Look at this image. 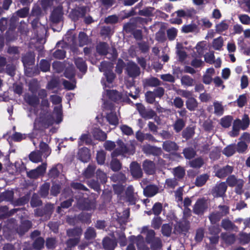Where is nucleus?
<instances>
[{
    "instance_id": "1",
    "label": "nucleus",
    "mask_w": 250,
    "mask_h": 250,
    "mask_svg": "<svg viewBox=\"0 0 250 250\" xmlns=\"http://www.w3.org/2000/svg\"><path fill=\"white\" fill-rule=\"evenodd\" d=\"M116 143L118 147L111 153L112 158L120 155H133L135 153V147L133 145L125 144L121 139H118Z\"/></svg>"
},
{
    "instance_id": "2",
    "label": "nucleus",
    "mask_w": 250,
    "mask_h": 250,
    "mask_svg": "<svg viewBox=\"0 0 250 250\" xmlns=\"http://www.w3.org/2000/svg\"><path fill=\"white\" fill-rule=\"evenodd\" d=\"M209 207V202L205 197L198 198L193 207V212L198 216H202Z\"/></svg>"
},
{
    "instance_id": "3",
    "label": "nucleus",
    "mask_w": 250,
    "mask_h": 250,
    "mask_svg": "<svg viewBox=\"0 0 250 250\" xmlns=\"http://www.w3.org/2000/svg\"><path fill=\"white\" fill-rule=\"evenodd\" d=\"M18 19L16 16H12L9 19L8 29L5 33V38L7 42H12L17 39V34L15 32Z\"/></svg>"
},
{
    "instance_id": "4",
    "label": "nucleus",
    "mask_w": 250,
    "mask_h": 250,
    "mask_svg": "<svg viewBox=\"0 0 250 250\" xmlns=\"http://www.w3.org/2000/svg\"><path fill=\"white\" fill-rule=\"evenodd\" d=\"M54 208L52 204H47L42 208L35 209V215L37 217H44L46 220L49 219L53 212Z\"/></svg>"
},
{
    "instance_id": "5",
    "label": "nucleus",
    "mask_w": 250,
    "mask_h": 250,
    "mask_svg": "<svg viewBox=\"0 0 250 250\" xmlns=\"http://www.w3.org/2000/svg\"><path fill=\"white\" fill-rule=\"evenodd\" d=\"M135 106L140 115L145 120L153 119L156 115L154 110L151 108L146 109L141 103H136Z\"/></svg>"
},
{
    "instance_id": "6",
    "label": "nucleus",
    "mask_w": 250,
    "mask_h": 250,
    "mask_svg": "<svg viewBox=\"0 0 250 250\" xmlns=\"http://www.w3.org/2000/svg\"><path fill=\"white\" fill-rule=\"evenodd\" d=\"M77 205L78 208L82 210H91L96 208L95 203L89 198H80Z\"/></svg>"
},
{
    "instance_id": "7",
    "label": "nucleus",
    "mask_w": 250,
    "mask_h": 250,
    "mask_svg": "<svg viewBox=\"0 0 250 250\" xmlns=\"http://www.w3.org/2000/svg\"><path fill=\"white\" fill-rule=\"evenodd\" d=\"M163 149L166 152L171 153L177 157H181V154L176 153L179 149V146L175 142L170 140H167L163 142L162 144Z\"/></svg>"
},
{
    "instance_id": "8",
    "label": "nucleus",
    "mask_w": 250,
    "mask_h": 250,
    "mask_svg": "<svg viewBox=\"0 0 250 250\" xmlns=\"http://www.w3.org/2000/svg\"><path fill=\"white\" fill-rule=\"evenodd\" d=\"M228 186L225 182L217 183L211 190V194L214 197H222L225 195Z\"/></svg>"
},
{
    "instance_id": "9",
    "label": "nucleus",
    "mask_w": 250,
    "mask_h": 250,
    "mask_svg": "<svg viewBox=\"0 0 250 250\" xmlns=\"http://www.w3.org/2000/svg\"><path fill=\"white\" fill-rule=\"evenodd\" d=\"M125 71L129 77L133 78H136L140 74V67L133 62H127L125 68Z\"/></svg>"
},
{
    "instance_id": "10",
    "label": "nucleus",
    "mask_w": 250,
    "mask_h": 250,
    "mask_svg": "<svg viewBox=\"0 0 250 250\" xmlns=\"http://www.w3.org/2000/svg\"><path fill=\"white\" fill-rule=\"evenodd\" d=\"M47 127H45V125L40 118L39 120H36L34 123L33 131L28 134V137L30 139L36 138L38 136L39 132H42Z\"/></svg>"
},
{
    "instance_id": "11",
    "label": "nucleus",
    "mask_w": 250,
    "mask_h": 250,
    "mask_svg": "<svg viewBox=\"0 0 250 250\" xmlns=\"http://www.w3.org/2000/svg\"><path fill=\"white\" fill-rule=\"evenodd\" d=\"M87 7L85 6L78 7L73 9L70 13V16L74 21H78L80 18H83L87 13Z\"/></svg>"
},
{
    "instance_id": "12",
    "label": "nucleus",
    "mask_w": 250,
    "mask_h": 250,
    "mask_svg": "<svg viewBox=\"0 0 250 250\" xmlns=\"http://www.w3.org/2000/svg\"><path fill=\"white\" fill-rule=\"evenodd\" d=\"M130 171L132 177L136 179L143 177V173L141 165L137 162H132L130 165Z\"/></svg>"
},
{
    "instance_id": "13",
    "label": "nucleus",
    "mask_w": 250,
    "mask_h": 250,
    "mask_svg": "<svg viewBox=\"0 0 250 250\" xmlns=\"http://www.w3.org/2000/svg\"><path fill=\"white\" fill-rule=\"evenodd\" d=\"M32 223L28 220L21 221L20 225L16 228L17 233L22 236L32 227Z\"/></svg>"
},
{
    "instance_id": "14",
    "label": "nucleus",
    "mask_w": 250,
    "mask_h": 250,
    "mask_svg": "<svg viewBox=\"0 0 250 250\" xmlns=\"http://www.w3.org/2000/svg\"><path fill=\"white\" fill-rule=\"evenodd\" d=\"M143 150L146 154L152 155L156 157L160 156L163 153L161 147L151 146L149 144L144 145Z\"/></svg>"
},
{
    "instance_id": "15",
    "label": "nucleus",
    "mask_w": 250,
    "mask_h": 250,
    "mask_svg": "<svg viewBox=\"0 0 250 250\" xmlns=\"http://www.w3.org/2000/svg\"><path fill=\"white\" fill-rule=\"evenodd\" d=\"M63 14V9L62 6L55 7L50 16L51 21L54 23L60 22L62 18Z\"/></svg>"
},
{
    "instance_id": "16",
    "label": "nucleus",
    "mask_w": 250,
    "mask_h": 250,
    "mask_svg": "<svg viewBox=\"0 0 250 250\" xmlns=\"http://www.w3.org/2000/svg\"><path fill=\"white\" fill-rule=\"evenodd\" d=\"M31 91L33 94L25 95L24 100L28 105L36 107L40 104L39 98L36 94H34L35 90L31 89Z\"/></svg>"
},
{
    "instance_id": "17",
    "label": "nucleus",
    "mask_w": 250,
    "mask_h": 250,
    "mask_svg": "<svg viewBox=\"0 0 250 250\" xmlns=\"http://www.w3.org/2000/svg\"><path fill=\"white\" fill-rule=\"evenodd\" d=\"M142 167L145 172L147 175H153L155 172V164L151 160H145L143 163Z\"/></svg>"
},
{
    "instance_id": "18",
    "label": "nucleus",
    "mask_w": 250,
    "mask_h": 250,
    "mask_svg": "<svg viewBox=\"0 0 250 250\" xmlns=\"http://www.w3.org/2000/svg\"><path fill=\"white\" fill-rule=\"evenodd\" d=\"M35 54L33 52H28L22 55L21 57V62L23 65L26 67L30 66L34 64L35 62Z\"/></svg>"
},
{
    "instance_id": "19",
    "label": "nucleus",
    "mask_w": 250,
    "mask_h": 250,
    "mask_svg": "<svg viewBox=\"0 0 250 250\" xmlns=\"http://www.w3.org/2000/svg\"><path fill=\"white\" fill-rule=\"evenodd\" d=\"M233 170V167L227 165L218 169L215 173V176L219 178H224L230 174Z\"/></svg>"
},
{
    "instance_id": "20",
    "label": "nucleus",
    "mask_w": 250,
    "mask_h": 250,
    "mask_svg": "<svg viewBox=\"0 0 250 250\" xmlns=\"http://www.w3.org/2000/svg\"><path fill=\"white\" fill-rule=\"evenodd\" d=\"M136 138L140 142H143L144 140H147L151 142H156L157 141L155 138L150 133H144L140 131H138L136 133Z\"/></svg>"
},
{
    "instance_id": "21",
    "label": "nucleus",
    "mask_w": 250,
    "mask_h": 250,
    "mask_svg": "<svg viewBox=\"0 0 250 250\" xmlns=\"http://www.w3.org/2000/svg\"><path fill=\"white\" fill-rule=\"evenodd\" d=\"M159 191L158 187L154 185H148L144 188V194L146 197H151L155 195Z\"/></svg>"
},
{
    "instance_id": "22",
    "label": "nucleus",
    "mask_w": 250,
    "mask_h": 250,
    "mask_svg": "<svg viewBox=\"0 0 250 250\" xmlns=\"http://www.w3.org/2000/svg\"><path fill=\"white\" fill-rule=\"evenodd\" d=\"M102 244L104 249L105 250H114L117 246L116 241L108 237L103 239Z\"/></svg>"
},
{
    "instance_id": "23",
    "label": "nucleus",
    "mask_w": 250,
    "mask_h": 250,
    "mask_svg": "<svg viewBox=\"0 0 250 250\" xmlns=\"http://www.w3.org/2000/svg\"><path fill=\"white\" fill-rule=\"evenodd\" d=\"M189 227V222L185 220H183L177 223L175 226V229L179 233H182L188 232Z\"/></svg>"
},
{
    "instance_id": "24",
    "label": "nucleus",
    "mask_w": 250,
    "mask_h": 250,
    "mask_svg": "<svg viewBox=\"0 0 250 250\" xmlns=\"http://www.w3.org/2000/svg\"><path fill=\"white\" fill-rule=\"evenodd\" d=\"M143 83L144 87H157L161 84V82L157 78L151 77L143 80Z\"/></svg>"
},
{
    "instance_id": "25",
    "label": "nucleus",
    "mask_w": 250,
    "mask_h": 250,
    "mask_svg": "<svg viewBox=\"0 0 250 250\" xmlns=\"http://www.w3.org/2000/svg\"><path fill=\"white\" fill-rule=\"evenodd\" d=\"M221 227L226 230L237 231L238 227L228 218L223 219L221 223Z\"/></svg>"
},
{
    "instance_id": "26",
    "label": "nucleus",
    "mask_w": 250,
    "mask_h": 250,
    "mask_svg": "<svg viewBox=\"0 0 250 250\" xmlns=\"http://www.w3.org/2000/svg\"><path fill=\"white\" fill-rule=\"evenodd\" d=\"M40 152L42 156L46 158L51 153V149L46 143L41 141L39 144Z\"/></svg>"
},
{
    "instance_id": "27",
    "label": "nucleus",
    "mask_w": 250,
    "mask_h": 250,
    "mask_svg": "<svg viewBox=\"0 0 250 250\" xmlns=\"http://www.w3.org/2000/svg\"><path fill=\"white\" fill-rule=\"evenodd\" d=\"M74 63L77 68L82 73L85 74L87 70V66L86 63L85 61L82 58L78 57L76 58L74 60Z\"/></svg>"
},
{
    "instance_id": "28",
    "label": "nucleus",
    "mask_w": 250,
    "mask_h": 250,
    "mask_svg": "<svg viewBox=\"0 0 250 250\" xmlns=\"http://www.w3.org/2000/svg\"><path fill=\"white\" fill-rule=\"evenodd\" d=\"M110 179L113 182L119 184H124L127 180L125 175L122 172H118L112 174Z\"/></svg>"
},
{
    "instance_id": "29",
    "label": "nucleus",
    "mask_w": 250,
    "mask_h": 250,
    "mask_svg": "<svg viewBox=\"0 0 250 250\" xmlns=\"http://www.w3.org/2000/svg\"><path fill=\"white\" fill-rule=\"evenodd\" d=\"M108 49L109 45L105 42H101L96 46V51L100 55L106 56Z\"/></svg>"
},
{
    "instance_id": "30",
    "label": "nucleus",
    "mask_w": 250,
    "mask_h": 250,
    "mask_svg": "<svg viewBox=\"0 0 250 250\" xmlns=\"http://www.w3.org/2000/svg\"><path fill=\"white\" fill-rule=\"evenodd\" d=\"M77 218L78 222L83 224H89L91 222V215L88 213L82 212L77 215Z\"/></svg>"
},
{
    "instance_id": "31",
    "label": "nucleus",
    "mask_w": 250,
    "mask_h": 250,
    "mask_svg": "<svg viewBox=\"0 0 250 250\" xmlns=\"http://www.w3.org/2000/svg\"><path fill=\"white\" fill-rule=\"evenodd\" d=\"M29 160L34 163H38L42 161V156L38 150L32 151L28 155Z\"/></svg>"
},
{
    "instance_id": "32",
    "label": "nucleus",
    "mask_w": 250,
    "mask_h": 250,
    "mask_svg": "<svg viewBox=\"0 0 250 250\" xmlns=\"http://www.w3.org/2000/svg\"><path fill=\"white\" fill-rule=\"evenodd\" d=\"M42 122L45 125V127L48 128L52 125L55 122L54 116L51 114H48L40 117Z\"/></svg>"
},
{
    "instance_id": "33",
    "label": "nucleus",
    "mask_w": 250,
    "mask_h": 250,
    "mask_svg": "<svg viewBox=\"0 0 250 250\" xmlns=\"http://www.w3.org/2000/svg\"><path fill=\"white\" fill-rule=\"evenodd\" d=\"M186 105L189 111H194L198 107V103L197 101L194 97H190L186 101Z\"/></svg>"
},
{
    "instance_id": "34",
    "label": "nucleus",
    "mask_w": 250,
    "mask_h": 250,
    "mask_svg": "<svg viewBox=\"0 0 250 250\" xmlns=\"http://www.w3.org/2000/svg\"><path fill=\"white\" fill-rule=\"evenodd\" d=\"M182 153L185 158L188 160H191L194 158L196 155V151L192 147H187L185 148Z\"/></svg>"
},
{
    "instance_id": "35",
    "label": "nucleus",
    "mask_w": 250,
    "mask_h": 250,
    "mask_svg": "<svg viewBox=\"0 0 250 250\" xmlns=\"http://www.w3.org/2000/svg\"><path fill=\"white\" fill-rule=\"evenodd\" d=\"M221 237L225 243L228 245H231L234 244L236 240L235 234H228L225 232L221 233Z\"/></svg>"
},
{
    "instance_id": "36",
    "label": "nucleus",
    "mask_w": 250,
    "mask_h": 250,
    "mask_svg": "<svg viewBox=\"0 0 250 250\" xmlns=\"http://www.w3.org/2000/svg\"><path fill=\"white\" fill-rule=\"evenodd\" d=\"M42 13V10L40 6L38 4H34L30 13H29V18L31 19L32 17L41 18Z\"/></svg>"
},
{
    "instance_id": "37",
    "label": "nucleus",
    "mask_w": 250,
    "mask_h": 250,
    "mask_svg": "<svg viewBox=\"0 0 250 250\" xmlns=\"http://www.w3.org/2000/svg\"><path fill=\"white\" fill-rule=\"evenodd\" d=\"M208 219L211 225H219L218 223L223 218L219 212L214 211L211 212L208 215Z\"/></svg>"
},
{
    "instance_id": "38",
    "label": "nucleus",
    "mask_w": 250,
    "mask_h": 250,
    "mask_svg": "<svg viewBox=\"0 0 250 250\" xmlns=\"http://www.w3.org/2000/svg\"><path fill=\"white\" fill-rule=\"evenodd\" d=\"M186 125V121L182 118H177L173 125V129L176 133L183 130Z\"/></svg>"
},
{
    "instance_id": "39",
    "label": "nucleus",
    "mask_w": 250,
    "mask_h": 250,
    "mask_svg": "<svg viewBox=\"0 0 250 250\" xmlns=\"http://www.w3.org/2000/svg\"><path fill=\"white\" fill-rule=\"evenodd\" d=\"M106 119L109 124L114 125H117L119 124V119L115 112L111 111L107 113Z\"/></svg>"
},
{
    "instance_id": "40",
    "label": "nucleus",
    "mask_w": 250,
    "mask_h": 250,
    "mask_svg": "<svg viewBox=\"0 0 250 250\" xmlns=\"http://www.w3.org/2000/svg\"><path fill=\"white\" fill-rule=\"evenodd\" d=\"M96 168L95 165L89 164L83 173V176L86 179L92 178L95 174Z\"/></svg>"
},
{
    "instance_id": "41",
    "label": "nucleus",
    "mask_w": 250,
    "mask_h": 250,
    "mask_svg": "<svg viewBox=\"0 0 250 250\" xmlns=\"http://www.w3.org/2000/svg\"><path fill=\"white\" fill-rule=\"evenodd\" d=\"M240 124V120L239 119L234 121L232 131L230 132V135L231 137H236L238 135L240 129H241Z\"/></svg>"
},
{
    "instance_id": "42",
    "label": "nucleus",
    "mask_w": 250,
    "mask_h": 250,
    "mask_svg": "<svg viewBox=\"0 0 250 250\" xmlns=\"http://www.w3.org/2000/svg\"><path fill=\"white\" fill-rule=\"evenodd\" d=\"M79 159L83 162H88L90 159V154L88 148L85 147L83 148L79 152Z\"/></svg>"
},
{
    "instance_id": "43",
    "label": "nucleus",
    "mask_w": 250,
    "mask_h": 250,
    "mask_svg": "<svg viewBox=\"0 0 250 250\" xmlns=\"http://www.w3.org/2000/svg\"><path fill=\"white\" fill-rule=\"evenodd\" d=\"M93 136L97 140L104 141L107 139L106 134L100 128H96L93 131Z\"/></svg>"
},
{
    "instance_id": "44",
    "label": "nucleus",
    "mask_w": 250,
    "mask_h": 250,
    "mask_svg": "<svg viewBox=\"0 0 250 250\" xmlns=\"http://www.w3.org/2000/svg\"><path fill=\"white\" fill-rule=\"evenodd\" d=\"M14 198V192L12 190H6L0 194V202L6 201L12 202Z\"/></svg>"
},
{
    "instance_id": "45",
    "label": "nucleus",
    "mask_w": 250,
    "mask_h": 250,
    "mask_svg": "<svg viewBox=\"0 0 250 250\" xmlns=\"http://www.w3.org/2000/svg\"><path fill=\"white\" fill-rule=\"evenodd\" d=\"M107 94L109 98L115 102L121 100L122 98V94L116 90H108Z\"/></svg>"
},
{
    "instance_id": "46",
    "label": "nucleus",
    "mask_w": 250,
    "mask_h": 250,
    "mask_svg": "<svg viewBox=\"0 0 250 250\" xmlns=\"http://www.w3.org/2000/svg\"><path fill=\"white\" fill-rule=\"evenodd\" d=\"M194 134V128L192 127L188 126L182 131V136L183 138L188 140L191 139Z\"/></svg>"
},
{
    "instance_id": "47",
    "label": "nucleus",
    "mask_w": 250,
    "mask_h": 250,
    "mask_svg": "<svg viewBox=\"0 0 250 250\" xmlns=\"http://www.w3.org/2000/svg\"><path fill=\"white\" fill-rule=\"evenodd\" d=\"M45 241L43 238L39 237L36 238L33 244V248L35 250H41L44 248Z\"/></svg>"
},
{
    "instance_id": "48",
    "label": "nucleus",
    "mask_w": 250,
    "mask_h": 250,
    "mask_svg": "<svg viewBox=\"0 0 250 250\" xmlns=\"http://www.w3.org/2000/svg\"><path fill=\"white\" fill-rule=\"evenodd\" d=\"M86 145H90L92 144V140L88 134H83L80 137L78 141V146H81L83 143Z\"/></svg>"
},
{
    "instance_id": "49",
    "label": "nucleus",
    "mask_w": 250,
    "mask_h": 250,
    "mask_svg": "<svg viewBox=\"0 0 250 250\" xmlns=\"http://www.w3.org/2000/svg\"><path fill=\"white\" fill-rule=\"evenodd\" d=\"M236 145L232 144L224 148L223 150V153L227 157H230L235 153L236 151Z\"/></svg>"
},
{
    "instance_id": "50",
    "label": "nucleus",
    "mask_w": 250,
    "mask_h": 250,
    "mask_svg": "<svg viewBox=\"0 0 250 250\" xmlns=\"http://www.w3.org/2000/svg\"><path fill=\"white\" fill-rule=\"evenodd\" d=\"M233 117L231 115L225 116L220 120V125L225 128H229L231 125Z\"/></svg>"
},
{
    "instance_id": "51",
    "label": "nucleus",
    "mask_w": 250,
    "mask_h": 250,
    "mask_svg": "<svg viewBox=\"0 0 250 250\" xmlns=\"http://www.w3.org/2000/svg\"><path fill=\"white\" fill-rule=\"evenodd\" d=\"M29 199L30 194L27 193L23 196L16 199L14 202V205L15 206H24L28 203Z\"/></svg>"
},
{
    "instance_id": "52",
    "label": "nucleus",
    "mask_w": 250,
    "mask_h": 250,
    "mask_svg": "<svg viewBox=\"0 0 250 250\" xmlns=\"http://www.w3.org/2000/svg\"><path fill=\"white\" fill-rule=\"evenodd\" d=\"M238 241L239 243L242 245L248 244L250 242V233L243 232L239 233Z\"/></svg>"
},
{
    "instance_id": "53",
    "label": "nucleus",
    "mask_w": 250,
    "mask_h": 250,
    "mask_svg": "<svg viewBox=\"0 0 250 250\" xmlns=\"http://www.w3.org/2000/svg\"><path fill=\"white\" fill-rule=\"evenodd\" d=\"M61 166V165H60V164H58L53 166L48 171V177L50 178H57L59 176L60 173V170L58 168V167Z\"/></svg>"
},
{
    "instance_id": "54",
    "label": "nucleus",
    "mask_w": 250,
    "mask_h": 250,
    "mask_svg": "<svg viewBox=\"0 0 250 250\" xmlns=\"http://www.w3.org/2000/svg\"><path fill=\"white\" fill-rule=\"evenodd\" d=\"M82 234V229L81 228L76 227L69 229L67 230V235L69 237H75L80 238Z\"/></svg>"
},
{
    "instance_id": "55",
    "label": "nucleus",
    "mask_w": 250,
    "mask_h": 250,
    "mask_svg": "<svg viewBox=\"0 0 250 250\" xmlns=\"http://www.w3.org/2000/svg\"><path fill=\"white\" fill-rule=\"evenodd\" d=\"M208 175L207 174L197 176L195 182V185L199 187L204 186L208 181Z\"/></svg>"
},
{
    "instance_id": "56",
    "label": "nucleus",
    "mask_w": 250,
    "mask_h": 250,
    "mask_svg": "<svg viewBox=\"0 0 250 250\" xmlns=\"http://www.w3.org/2000/svg\"><path fill=\"white\" fill-rule=\"evenodd\" d=\"M96 176L97 181L102 184H105L107 182V176L105 173L98 169L96 172Z\"/></svg>"
},
{
    "instance_id": "57",
    "label": "nucleus",
    "mask_w": 250,
    "mask_h": 250,
    "mask_svg": "<svg viewBox=\"0 0 250 250\" xmlns=\"http://www.w3.org/2000/svg\"><path fill=\"white\" fill-rule=\"evenodd\" d=\"M50 186V185L49 183H45L42 185L39 191V194L41 197L46 198L48 196Z\"/></svg>"
},
{
    "instance_id": "58",
    "label": "nucleus",
    "mask_w": 250,
    "mask_h": 250,
    "mask_svg": "<svg viewBox=\"0 0 250 250\" xmlns=\"http://www.w3.org/2000/svg\"><path fill=\"white\" fill-rule=\"evenodd\" d=\"M16 16H15L17 18L18 17L21 18H24L27 17L28 15L29 16V7L28 6H25L22 8L19 9L16 12ZM15 16L14 15H13ZM19 20V19H18Z\"/></svg>"
},
{
    "instance_id": "59",
    "label": "nucleus",
    "mask_w": 250,
    "mask_h": 250,
    "mask_svg": "<svg viewBox=\"0 0 250 250\" xmlns=\"http://www.w3.org/2000/svg\"><path fill=\"white\" fill-rule=\"evenodd\" d=\"M181 83L187 86H191L194 85L195 80L188 75H184L182 77Z\"/></svg>"
},
{
    "instance_id": "60",
    "label": "nucleus",
    "mask_w": 250,
    "mask_h": 250,
    "mask_svg": "<svg viewBox=\"0 0 250 250\" xmlns=\"http://www.w3.org/2000/svg\"><path fill=\"white\" fill-rule=\"evenodd\" d=\"M173 174L177 179H182L185 175V170L183 167L179 166L173 169Z\"/></svg>"
},
{
    "instance_id": "61",
    "label": "nucleus",
    "mask_w": 250,
    "mask_h": 250,
    "mask_svg": "<svg viewBox=\"0 0 250 250\" xmlns=\"http://www.w3.org/2000/svg\"><path fill=\"white\" fill-rule=\"evenodd\" d=\"M149 244H150L151 250H159L162 247V241L159 237H156Z\"/></svg>"
},
{
    "instance_id": "62",
    "label": "nucleus",
    "mask_w": 250,
    "mask_h": 250,
    "mask_svg": "<svg viewBox=\"0 0 250 250\" xmlns=\"http://www.w3.org/2000/svg\"><path fill=\"white\" fill-rule=\"evenodd\" d=\"M110 168L113 171H118L122 168V164L117 158H113L110 162Z\"/></svg>"
},
{
    "instance_id": "63",
    "label": "nucleus",
    "mask_w": 250,
    "mask_h": 250,
    "mask_svg": "<svg viewBox=\"0 0 250 250\" xmlns=\"http://www.w3.org/2000/svg\"><path fill=\"white\" fill-rule=\"evenodd\" d=\"M204 165L203 159L201 157H198L190 161L189 165L193 168H200Z\"/></svg>"
},
{
    "instance_id": "64",
    "label": "nucleus",
    "mask_w": 250,
    "mask_h": 250,
    "mask_svg": "<svg viewBox=\"0 0 250 250\" xmlns=\"http://www.w3.org/2000/svg\"><path fill=\"white\" fill-rule=\"evenodd\" d=\"M113 28L109 26H104L102 27L100 34L102 36L106 37H110L113 33Z\"/></svg>"
}]
</instances>
